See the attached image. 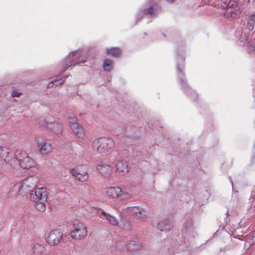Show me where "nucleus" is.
<instances>
[{"label": "nucleus", "instance_id": "f257e3e1", "mask_svg": "<svg viewBox=\"0 0 255 255\" xmlns=\"http://www.w3.org/2000/svg\"><path fill=\"white\" fill-rule=\"evenodd\" d=\"M31 201L36 202L35 207L37 210L43 212L46 209L47 203V193L46 188L44 187L35 189L34 193L30 194Z\"/></svg>", "mask_w": 255, "mask_h": 255}, {"label": "nucleus", "instance_id": "f03ea898", "mask_svg": "<svg viewBox=\"0 0 255 255\" xmlns=\"http://www.w3.org/2000/svg\"><path fill=\"white\" fill-rule=\"evenodd\" d=\"M239 0H221V5L225 8L224 16L229 20L236 18L240 13L238 8Z\"/></svg>", "mask_w": 255, "mask_h": 255}, {"label": "nucleus", "instance_id": "7ed1b4c3", "mask_svg": "<svg viewBox=\"0 0 255 255\" xmlns=\"http://www.w3.org/2000/svg\"><path fill=\"white\" fill-rule=\"evenodd\" d=\"M38 181V179L37 176H31L20 183L17 184L14 187L19 189L20 194L24 195L30 192H33V190L35 188Z\"/></svg>", "mask_w": 255, "mask_h": 255}, {"label": "nucleus", "instance_id": "20e7f679", "mask_svg": "<svg viewBox=\"0 0 255 255\" xmlns=\"http://www.w3.org/2000/svg\"><path fill=\"white\" fill-rule=\"evenodd\" d=\"M115 143L112 139L108 137H101L93 142V148H96L98 153H103L114 149Z\"/></svg>", "mask_w": 255, "mask_h": 255}, {"label": "nucleus", "instance_id": "39448f33", "mask_svg": "<svg viewBox=\"0 0 255 255\" xmlns=\"http://www.w3.org/2000/svg\"><path fill=\"white\" fill-rule=\"evenodd\" d=\"M71 237L77 240L85 238L87 235L86 228L81 223L74 225V229L70 233Z\"/></svg>", "mask_w": 255, "mask_h": 255}, {"label": "nucleus", "instance_id": "423d86ee", "mask_svg": "<svg viewBox=\"0 0 255 255\" xmlns=\"http://www.w3.org/2000/svg\"><path fill=\"white\" fill-rule=\"evenodd\" d=\"M63 236V233L59 230H53L50 231L47 237V242L51 246H55L58 245Z\"/></svg>", "mask_w": 255, "mask_h": 255}, {"label": "nucleus", "instance_id": "0eeeda50", "mask_svg": "<svg viewBox=\"0 0 255 255\" xmlns=\"http://www.w3.org/2000/svg\"><path fill=\"white\" fill-rule=\"evenodd\" d=\"M88 170L82 167L72 168L70 171L71 175L80 182H84L89 178Z\"/></svg>", "mask_w": 255, "mask_h": 255}, {"label": "nucleus", "instance_id": "6e6552de", "mask_svg": "<svg viewBox=\"0 0 255 255\" xmlns=\"http://www.w3.org/2000/svg\"><path fill=\"white\" fill-rule=\"evenodd\" d=\"M125 211L131 215L136 216L142 221L145 220L148 217L144 209L137 206L127 207Z\"/></svg>", "mask_w": 255, "mask_h": 255}, {"label": "nucleus", "instance_id": "1a4fd4ad", "mask_svg": "<svg viewBox=\"0 0 255 255\" xmlns=\"http://www.w3.org/2000/svg\"><path fill=\"white\" fill-rule=\"evenodd\" d=\"M35 141L41 154H46L51 151V145L41 137H35Z\"/></svg>", "mask_w": 255, "mask_h": 255}, {"label": "nucleus", "instance_id": "9d476101", "mask_svg": "<svg viewBox=\"0 0 255 255\" xmlns=\"http://www.w3.org/2000/svg\"><path fill=\"white\" fill-rule=\"evenodd\" d=\"M128 163L124 160H118L116 164V171L121 175H124L128 172Z\"/></svg>", "mask_w": 255, "mask_h": 255}, {"label": "nucleus", "instance_id": "9b49d317", "mask_svg": "<svg viewBox=\"0 0 255 255\" xmlns=\"http://www.w3.org/2000/svg\"><path fill=\"white\" fill-rule=\"evenodd\" d=\"M182 232L183 234L186 235H193L194 227L193 226V221L192 219H189L185 222Z\"/></svg>", "mask_w": 255, "mask_h": 255}, {"label": "nucleus", "instance_id": "f8f14e48", "mask_svg": "<svg viewBox=\"0 0 255 255\" xmlns=\"http://www.w3.org/2000/svg\"><path fill=\"white\" fill-rule=\"evenodd\" d=\"M44 126L48 129L56 134L60 133L62 130L61 125L57 122H45Z\"/></svg>", "mask_w": 255, "mask_h": 255}, {"label": "nucleus", "instance_id": "ddd939ff", "mask_svg": "<svg viewBox=\"0 0 255 255\" xmlns=\"http://www.w3.org/2000/svg\"><path fill=\"white\" fill-rule=\"evenodd\" d=\"M122 189L118 186L107 188V194L114 198H117L122 195Z\"/></svg>", "mask_w": 255, "mask_h": 255}, {"label": "nucleus", "instance_id": "4468645a", "mask_svg": "<svg viewBox=\"0 0 255 255\" xmlns=\"http://www.w3.org/2000/svg\"><path fill=\"white\" fill-rule=\"evenodd\" d=\"M94 210H95L98 212V213L99 214L101 218H102L101 215L104 216L105 217V219L109 221V222L112 225L116 226L118 225V221L116 220L114 217L107 214L105 212L101 210L100 209L95 208Z\"/></svg>", "mask_w": 255, "mask_h": 255}, {"label": "nucleus", "instance_id": "2eb2a0df", "mask_svg": "<svg viewBox=\"0 0 255 255\" xmlns=\"http://www.w3.org/2000/svg\"><path fill=\"white\" fill-rule=\"evenodd\" d=\"M98 169L103 176L106 177H110L112 172V167L109 165H99Z\"/></svg>", "mask_w": 255, "mask_h": 255}, {"label": "nucleus", "instance_id": "dca6fc26", "mask_svg": "<svg viewBox=\"0 0 255 255\" xmlns=\"http://www.w3.org/2000/svg\"><path fill=\"white\" fill-rule=\"evenodd\" d=\"M172 223L170 220L165 219L158 223L157 228L161 231L170 230Z\"/></svg>", "mask_w": 255, "mask_h": 255}, {"label": "nucleus", "instance_id": "f3484780", "mask_svg": "<svg viewBox=\"0 0 255 255\" xmlns=\"http://www.w3.org/2000/svg\"><path fill=\"white\" fill-rule=\"evenodd\" d=\"M18 165L23 169H28L33 166L34 161L31 157L27 155Z\"/></svg>", "mask_w": 255, "mask_h": 255}, {"label": "nucleus", "instance_id": "a211bd4d", "mask_svg": "<svg viewBox=\"0 0 255 255\" xmlns=\"http://www.w3.org/2000/svg\"><path fill=\"white\" fill-rule=\"evenodd\" d=\"M27 155V153L21 149H17L14 152V157L17 162H15V168L18 165V164L21 162V161H22V159H23Z\"/></svg>", "mask_w": 255, "mask_h": 255}, {"label": "nucleus", "instance_id": "6ab92c4d", "mask_svg": "<svg viewBox=\"0 0 255 255\" xmlns=\"http://www.w3.org/2000/svg\"><path fill=\"white\" fill-rule=\"evenodd\" d=\"M71 128L77 136L81 138H84L85 135V129L82 126L80 125H75Z\"/></svg>", "mask_w": 255, "mask_h": 255}, {"label": "nucleus", "instance_id": "aec40b11", "mask_svg": "<svg viewBox=\"0 0 255 255\" xmlns=\"http://www.w3.org/2000/svg\"><path fill=\"white\" fill-rule=\"evenodd\" d=\"M70 55L73 61V64L74 65L77 64L84 63L86 62V60L83 59L80 60V58L82 55L81 51L72 52L70 54Z\"/></svg>", "mask_w": 255, "mask_h": 255}, {"label": "nucleus", "instance_id": "412c9836", "mask_svg": "<svg viewBox=\"0 0 255 255\" xmlns=\"http://www.w3.org/2000/svg\"><path fill=\"white\" fill-rule=\"evenodd\" d=\"M247 28L251 31L253 30L255 26V13L249 14L247 18Z\"/></svg>", "mask_w": 255, "mask_h": 255}, {"label": "nucleus", "instance_id": "4be33fe9", "mask_svg": "<svg viewBox=\"0 0 255 255\" xmlns=\"http://www.w3.org/2000/svg\"><path fill=\"white\" fill-rule=\"evenodd\" d=\"M247 47V50L249 53H253L255 51V35L249 40Z\"/></svg>", "mask_w": 255, "mask_h": 255}, {"label": "nucleus", "instance_id": "5701e85b", "mask_svg": "<svg viewBox=\"0 0 255 255\" xmlns=\"http://www.w3.org/2000/svg\"><path fill=\"white\" fill-rule=\"evenodd\" d=\"M33 253L35 255H41L43 254L45 251L44 246L39 244L34 245L32 249Z\"/></svg>", "mask_w": 255, "mask_h": 255}, {"label": "nucleus", "instance_id": "b1692460", "mask_svg": "<svg viewBox=\"0 0 255 255\" xmlns=\"http://www.w3.org/2000/svg\"><path fill=\"white\" fill-rule=\"evenodd\" d=\"M121 50L118 47H112L110 49H107V54L114 57H118L120 55Z\"/></svg>", "mask_w": 255, "mask_h": 255}, {"label": "nucleus", "instance_id": "393cba45", "mask_svg": "<svg viewBox=\"0 0 255 255\" xmlns=\"http://www.w3.org/2000/svg\"><path fill=\"white\" fill-rule=\"evenodd\" d=\"M8 155L10 156L12 155V151L10 149L6 147L0 148V156L1 158L4 160Z\"/></svg>", "mask_w": 255, "mask_h": 255}, {"label": "nucleus", "instance_id": "a878e982", "mask_svg": "<svg viewBox=\"0 0 255 255\" xmlns=\"http://www.w3.org/2000/svg\"><path fill=\"white\" fill-rule=\"evenodd\" d=\"M103 69L104 71H110L113 68V62L112 60L106 59L104 60L103 64Z\"/></svg>", "mask_w": 255, "mask_h": 255}, {"label": "nucleus", "instance_id": "bb28decb", "mask_svg": "<svg viewBox=\"0 0 255 255\" xmlns=\"http://www.w3.org/2000/svg\"><path fill=\"white\" fill-rule=\"evenodd\" d=\"M74 64H73V61L72 59V58L71 57L70 54L69 55L68 57L66 58L64 63L63 64V68L64 70H67L69 67L74 66Z\"/></svg>", "mask_w": 255, "mask_h": 255}, {"label": "nucleus", "instance_id": "cd10ccee", "mask_svg": "<svg viewBox=\"0 0 255 255\" xmlns=\"http://www.w3.org/2000/svg\"><path fill=\"white\" fill-rule=\"evenodd\" d=\"M4 160L9 164L12 165L15 168V162L17 161L15 159L14 153L12 151L11 156L8 155Z\"/></svg>", "mask_w": 255, "mask_h": 255}, {"label": "nucleus", "instance_id": "c85d7f7f", "mask_svg": "<svg viewBox=\"0 0 255 255\" xmlns=\"http://www.w3.org/2000/svg\"><path fill=\"white\" fill-rule=\"evenodd\" d=\"M142 13L144 14H149L150 15H155L157 13V12H156V9L155 8H153L152 6H150L147 10L144 9L142 12Z\"/></svg>", "mask_w": 255, "mask_h": 255}, {"label": "nucleus", "instance_id": "c756f323", "mask_svg": "<svg viewBox=\"0 0 255 255\" xmlns=\"http://www.w3.org/2000/svg\"><path fill=\"white\" fill-rule=\"evenodd\" d=\"M68 120H69V123L70 126L71 127V128H72L73 126H74L75 125H79V124L77 123L76 118L74 116H68Z\"/></svg>", "mask_w": 255, "mask_h": 255}, {"label": "nucleus", "instance_id": "7c9ffc66", "mask_svg": "<svg viewBox=\"0 0 255 255\" xmlns=\"http://www.w3.org/2000/svg\"><path fill=\"white\" fill-rule=\"evenodd\" d=\"M64 82V80L62 78H61V79H59L58 80H55L54 81H52L51 82V83L52 84H55V86H57L58 85H60L61 84H62V83H63Z\"/></svg>", "mask_w": 255, "mask_h": 255}, {"label": "nucleus", "instance_id": "2f4dec72", "mask_svg": "<svg viewBox=\"0 0 255 255\" xmlns=\"http://www.w3.org/2000/svg\"><path fill=\"white\" fill-rule=\"evenodd\" d=\"M21 94V93L19 92L16 90H13L11 93V96L12 97H19Z\"/></svg>", "mask_w": 255, "mask_h": 255}, {"label": "nucleus", "instance_id": "473e14b6", "mask_svg": "<svg viewBox=\"0 0 255 255\" xmlns=\"http://www.w3.org/2000/svg\"><path fill=\"white\" fill-rule=\"evenodd\" d=\"M246 1L255 6V0H246Z\"/></svg>", "mask_w": 255, "mask_h": 255}, {"label": "nucleus", "instance_id": "72a5a7b5", "mask_svg": "<svg viewBox=\"0 0 255 255\" xmlns=\"http://www.w3.org/2000/svg\"><path fill=\"white\" fill-rule=\"evenodd\" d=\"M86 53V52H83V53H82V55L81 57L80 58V60H82V59L85 60L86 61V58L85 57L84 54Z\"/></svg>", "mask_w": 255, "mask_h": 255}, {"label": "nucleus", "instance_id": "f704fd0d", "mask_svg": "<svg viewBox=\"0 0 255 255\" xmlns=\"http://www.w3.org/2000/svg\"><path fill=\"white\" fill-rule=\"evenodd\" d=\"M246 38V35L245 34H244V35H241V38H240V40L241 42H243V39L244 38Z\"/></svg>", "mask_w": 255, "mask_h": 255}, {"label": "nucleus", "instance_id": "c9c22d12", "mask_svg": "<svg viewBox=\"0 0 255 255\" xmlns=\"http://www.w3.org/2000/svg\"><path fill=\"white\" fill-rule=\"evenodd\" d=\"M167 1L169 2H173L174 0H166Z\"/></svg>", "mask_w": 255, "mask_h": 255}]
</instances>
